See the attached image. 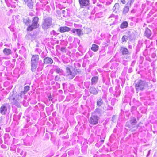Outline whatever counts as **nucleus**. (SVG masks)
Returning a JSON list of instances; mask_svg holds the SVG:
<instances>
[{"instance_id":"a211bd4d","label":"nucleus","mask_w":157,"mask_h":157,"mask_svg":"<svg viewBox=\"0 0 157 157\" xmlns=\"http://www.w3.org/2000/svg\"><path fill=\"white\" fill-rule=\"evenodd\" d=\"M90 92L91 93L94 94H97L98 93V92L96 89L94 87L90 88L89 89Z\"/></svg>"},{"instance_id":"39448f33","label":"nucleus","mask_w":157,"mask_h":157,"mask_svg":"<svg viewBox=\"0 0 157 157\" xmlns=\"http://www.w3.org/2000/svg\"><path fill=\"white\" fill-rule=\"evenodd\" d=\"M76 75V73L75 71H71L69 67H66L65 75L67 77L70 79H72L75 77Z\"/></svg>"},{"instance_id":"4be33fe9","label":"nucleus","mask_w":157,"mask_h":157,"mask_svg":"<svg viewBox=\"0 0 157 157\" xmlns=\"http://www.w3.org/2000/svg\"><path fill=\"white\" fill-rule=\"evenodd\" d=\"M128 23L126 21H124L121 23L120 27L122 29L125 28L128 26Z\"/></svg>"},{"instance_id":"c85d7f7f","label":"nucleus","mask_w":157,"mask_h":157,"mask_svg":"<svg viewBox=\"0 0 157 157\" xmlns=\"http://www.w3.org/2000/svg\"><path fill=\"white\" fill-rule=\"evenodd\" d=\"M128 39L127 36L125 35L123 36L122 37L121 41V42H123L124 41H126Z\"/></svg>"},{"instance_id":"6e6552de","label":"nucleus","mask_w":157,"mask_h":157,"mask_svg":"<svg viewBox=\"0 0 157 157\" xmlns=\"http://www.w3.org/2000/svg\"><path fill=\"white\" fill-rule=\"evenodd\" d=\"M79 2L81 8L87 6L89 4V0H79Z\"/></svg>"},{"instance_id":"c03bdc74","label":"nucleus","mask_w":157,"mask_h":157,"mask_svg":"<svg viewBox=\"0 0 157 157\" xmlns=\"http://www.w3.org/2000/svg\"><path fill=\"white\" fill-rule=\"evenodd\" d=\"M48 98H49V99L50 100V98H51L52 97H51V96H50L48 97Z\"/></svg>"},{"instance_id":"ddd939ff","label":"nucleus","mask_w":157,"mask_h":157,"mask_svg":"<svg viewBox=\"0 0 157 157\" xmlns=\"http://www.w3.org/2000/svg\"><path fill=\"white\" fill-rule=\"evenodd\" d=\"M120 5L119 3H116L113 7V10L114 11L117 13L120 10Z\"/></svg>"},{"instance_id":"ea45409f","label":"nucleus","mask_w":157,"mask_h":157,"mask_svg":"<svg viewBox=\"0 0 157 157\" xmlns=\"http://www.w3.org/2000/svg\"><path fill=\"white\" fill-rule=\"evenodd\" d=\"M132 69L131 68H130L128 70V72L129 73L131 72L132 71Z\"/></svg>"},{"instance_id":"a18cd8bd","label":"nucleus","mask_w":157,"mask_h":157,"mask_svg":"<svg viewBox=\"0 0 157 157\" xmlns=\"http://www.w3.org/2000/svg\"><path fill=\"white\" fill-rule=\"evenodd\" d=\"M102 14V13L101 12L100 13H98L97 14L98 15V14Z\"/></svg>"},{"instance_id":"49530a36","label":"nucleus","mask_w":157,"mask_h":157,"mask_svg":"<svg viewBox=\"0 0 157 157\" xmlns=\"http://www.w3.org/2000/svg\"><path fill=\"white\" fill-rule=\"evenodd\" d=\"M113 120H114V117H113L112 118V121H113Z\"/></svg>"},{"instance_id":"7c9ffc66","label":"nucleus","mask_w":157,"mask_h":157,"mask_svg":"<svg viewBox=\"0 0 157 157\" xmlns=\"http://www.w3.org/2000/svg\"><path fill=\"white\" fill-rule=\"evenodd\" d=\"M30 87L29 86H26L24 88V90L26 93L29 89Z\"/></svg>"},{"instance_id":"c9c22d12","label":"nucleus","mask_w":157,"mask_h":157,"mask_svg":"<svg viewBox=\"0 0 157 157\" xmlns=\"http://www.w3.org/2000/svg\"><path fill=\"white\" fill-rule=\"evenodd\" d=\"M59 78H60L59 76H56L55 77V81H57L59 79Z\"/></svg>"},{"instance_id":"aec40b11","label":"nucleus","mask_w":157,"mask_h":157,"mask_svg":"<svg viewBox=\"0 0 157 157\" xmlns=\"http://www.w3.org/2000/svg\"><path fill=\"white\" fill-rule=\"evenodd\" d=\"M23 21L26 25L29 26H30L31 20H30L29 18L27 17L25 19H24Z\"/></svg>"},{"instance_id":"58836bf2","label":"nucleus","mask_w":157,"mask_h":157,"mask_svg":"<svg viewBox=\"0 0 157 157\" xmlns=\"http://www.w3.org/2000/svg\"><path fill=\"white\" fill-rule=\"evenodd\" d=\"M121 1L122 2V3L123 4H124L125 3V0H121Z\"/></svg>"},{"instance_id":"cd10ccee","label":"nucleus","mask_w":157,"mask_h":157,"mask_svg":"<svg viewBox=\"0 0 157 157\" xmlns=\"http://www.w3.org/2000/svg\"><path fill=\"white\" fill-rule=\"evenodd\" d=\"M129 10V8L128 6H126L124 8L123 11V13L124 14H126L128 12Z\"/></svg>"},{"instance_id":"20e7f679","label":"nucleus","mask_w":157,"mask_h":157,"mask_svg":"<svg viewBox=\"0 0 157 157\" xmlns=\"http://www.w3.org/2000/svg\"><path fill=\"white\" fill-rule=\"evenodd\" d=\"M99 119V117L96 114L93 113L89 120V122L92 125H95L98 124V121Z\"/></svg>"},{"instance_id":"2eb2a0df","label":"nucleus","mask_w":157,"mask_h":157,"mask_svg":"<svg viewBox=\"0 0 157 157\" xmlns=\"http://www.w3.org/2000/svg\"><path fill=\"white\" fill-rule=\"evenodd\" d=\"M17 152L18 155H19V154L21 156H22V157H25L26 156V153L21 149H17Z\"/></svg>"},{"instance_id":"2f4dec72","label":"nucleus","mask_w":157,"mask_h":157,"mask_svg":"<svg viewBox=\"0 0 157 157\" xmlns=\"http://www.w3.org/2000/svg\"><path fill=\"white\" fill-rule=\"evenodd\" d=\"M126 126L128 127H130L132 126V125L131 124L130 121L127 122L126 124Z\"/></svg>"},{"instance_id":"f03ea898","label":"nucleus","mask_w":157,"mask_h":157,"mask_svg":"<svg viewBox=\"0 0 157 157\" xmlns=\"http://www.w3.org/2000/svg\"><path fill=\"white\" fill-rule=\"evenodd\" d=\"M52 19L50 17H47L43 19L42 24V27L44 30H46L50 28L52 25Z\"/></svg>"},{"instance_id":"37998d69","label":"nucleus","mask_w":157,"mask_h":157,"mask_svg":"<svg viewBox=\"0 0 157 157\" xmlns=\"http://www.w3.org/2000/svg\"><path fill=\"white\" fill-rule=\"evenodd\" d=\"M113 108L112 107H110V108L108 109L109 110H112L113 109Z\"/></svg>"},{"instance_id":"72a5a7b5","label":"nucleus","mask_w":157,"mask_h":157,"mask_svg":"<svg viewBox=\"0 0 157 157\" xmlns=\"http://www.w3.org/2000/svg\"><path fill=\"white\" fill-rule=\"evenodd\" d=\"M60 50L62 52H65L66 50V48L64 47H62L60 49Z\"/></svg>"},{"instance_id":"dca6fc26","label":"nucleus","mask_w":157,"mask_h":157,"mask_svg":"<svg viewBox=\"0 0 157 157\" xmlns=\"http://www.w3.org/2000/svg\"><path fill=\"white\" fill-rule=\"evenodd\" d=\"M37 64L38 63H31V70L32 71L35 72L36 71V68L37 67Z\"/></svg>"},{"instance_id":"0eeeda50","label":"nucleus","mask_w":157,"mask_h":157,"mask_svg":"<svg viewBox=\"0 0 157 157\" xmlns=\"http://www.w3.org/2000/svg\"><path fill=\"white\" fill-rule=\"evenodd\" d=\"M71 31L74 33H76V34L79 37L83 35V32L81 29H74Z\"/></svg>"},{"instance_id":"a19ab883","label":"nucleus","mask_w":157,"mask_h":157,"mask_svg":"<svg viewBox=\"0 0 157 157\" xmlns=\"http://www.w3.org/2000/svg\"><path fill=\"white\" fill-rule=\"evenodd\" d=\"M136 109V108L135 107H132V110H135V109Z\"/></svg>"},{"instance_id":"b1692460","label":"nucleus","mask_w":157,"mask_h":157,"mask_svg":"<svg viewBox=\"0 0 157 157\" xmlns=\"http://www.w3.org/2000/svg\"><path fill=\"white\" fill-rule=\"evenodd\" d=\"M98 49V46L96 44H92V47L91 48V49L93 51L95 52L97 51Z\"/></svg>"},{"instance_id":"f3484780","label":"nucleus","mask_w":157,"mask_h":157,"mask_svg":"<svg viewBox=\"0 0 157 157\" xmlns=\"http://www.w3.org/2000/svg\"><path fill=\"white\" fill-rule=\"evenodd\" d=\"M120 50L123 55H126L128 54V49L125 48L121 47Z\"/></svg>"},{"instance_id":"c756f323","label":"nucleus","mask_w":157,"mask_h":157,"mask_svg":"<svg viewBox=\"0 0 157 157\" xmlns=\"http://www.w3.org/2000/svg\"><path fill=\"white\" fill-rule=\"evenodd\" d=\"M130 59L129 56H128L127 55H125L123 58V59L124 61H128Z\"/></svg>"},{"instance_id":"9d476101","label":"nucleus","mask_w":157,"mask_h":157,"mask_svg":"<svg viewBox=\"0 0 157 157\" xmlns=\"http://www.w3.org/2000/svg\"><path fill=\"white\" fill-rule=\"evenodd\" d=\"M39 56L37 55H33L31 58V63H38Z\"/></svg>"},{"instance_id":"4c0bfd02","label":"nucleus","mask_w":157,"mask_h":157,"mask_svg":"<svg viewBox=\"0 0 157 157\" xmlns=\"http://www.w3.org/2000/svg\"><path fill=\"white\" fill-rule=\"evenodd\" d=\"M114 16V15H111V16H110L109 17V18H108V19H109V20H110V18H111L113 17V18H114V17H113Z\"/></svg>"},{"instance_id":"6ab92c4d","label":"nucleus","mask_w":157,"mask_h":157,"mask_svg":"<svg viewBox=\"0 0 157 157\" xmlns=\"http://www.w3.org/2000/svg\"><path fill=\"white\" fill-rule=\"evenodd\" d=\"M145 34L147 37H149L151 35V32L148 28H147L146 29Z\"/></svg>"},{"instance_id":"423d86ee","label":"nucleus","mask_w":157,"mask_h":157,"mask_svg":"<svg viewBox=\"0 0 157 157\" xmlns=\"http://www.w3.org/2000/svg\"><path fill=\"white\" fill-rule=\"evenodd\" d=\"M10 107L7 104L2 105L0 108V113L2 115H4L8 112V109Z\"/></svg>"},{"instance_id":"de8ad7c7","label":"nucleus","mask_w":157,"mask_h":157,"mask_svg":"<svg viewBox=\"0 0 157 157\" xmlns=\"http://www.w3.org/2000/svg\"><path fill=\"white\" fill-rule=\"evenodd\" d=\"M101 141L102 143H103V142H104V140H101Z\"/></svg>"},{"instance_id":"f257e3e1","label":"nucleus","mask_w":157,"mask_h":157,"mask_svg":"<svg viewBox=\"0 0 157 157\" xmlns=\"http://www.w3.org/2000/svg\"><path fill=\"white\" fill-rule=\"evenodd\" d=\"M20 96L17 93L13 92L11 93L9 98V99L11 103L14 105L18 107H20V103L21 102Z\"/></svg>"},{"instance_id":"f8f14e48","label":"nucleus","mask_w":157,"mask_h":157,"mask_svg":"<svg viewBox=\"0 0 157 157\" xmlns=\"http://www.w3.org/2000/svg\"><path fill=\"white\" fill-rule=\"evenodd\" d=\"M70 30V28L67 26L61 27L59 29V31L61 33L68 32Z\"/></svg>"},{"instance_id":"f704fd0d","label":"nucleus","mask_w":157,"mask_h":157,"mask_svg":"<svg viewBox=\"0 0 157 157\" xmlns=\"http://www.w3.org/2000/svg\"><path fill=\"white\" fill-rule=\"evenodd\" d=\"M134 1V0H130V2L129 3V2H128V3L127 4V5H129L130 6H131V4L132 3H133Z\"/></svg>"},{"instance_id":"bb28decb","label":"nucleus","mask_w":157,"mask_h":157,"mask_svg":"<svg viewBox=\"0 0 157 157\" xmlns=\"http://www.w3.org/2000/svg\"><path fill=\"white\" fill-rule=\"evenodd\" d=\"M55 71L58 74H62L63 73V71L60 68L57 67L55 69Z\"/></svg>"},{"instance_id":"393cba45","label":"nucleus","mask_w":157,"mask_h":157,"mask_svg":"<svg viewBox=\"0 0 157 157\" xmlns=\"http://www.w3.org/2000/svg\"><path fill=\"white\" fill-rule=\"evenodd\" d=\"M103 103V101L101 98L98 99L97 101V105L98 106H101Z\"/></svg>"},{"instance_id":"79ce46f5","label":"nucleus","mask_w":157,"mask_h":157,"mask_svg":"<svg viewBox=\"0 0 157 157\" xmlns=\"http://www.w3.org/2000/svg\"><path fill=\"white\" fill-rule=\"evenodd\" d=\"M135 87H136V90H137V84H136L135 85Z\"/></svg>"},{"instance_id":"412c9836","label":"nucleus","mask_w":157,"mask_h":157,"mask_svg":"<svg viewBox=\"0 0 157 157\" xmlns=\"http://www.w3.org/2000/svg\"><path fill=\"white\" fill-rule=\"evenodd\" d=\"M98 79L97 76L93 77L91 79V84L92 85L95 84L97 83Z\"/></svg>"},{"instance_id":"5701e85b","label":"nucleus","mask_w":157,"mask_h":157,"mask_svg":"<svg viewBox=\"0 0 157 157\" xmlns=\"http://www.w3.org/2000/svg\"><path fill=\"white\" fill-rule=\"evenodd\" d=\"M130 121L131 124L132 125V126L136 124L137 122L136 119L133 117H131Z\"/></svg>"},{"instance_id":"7ed1b4c3","label":"nucleus","mask_w":157,"mask_h":157,"mask_svg":"<svg viewBox=\"0 0 157 157\" xmlns=\"http://www.w3.org/2000/svg\"><path fill=\"white\" fill-rule=\"evenodd\" d=\"M39 18L37 17H35L33 18L32 23H30V26L27 28L28 31H32L33 29L37 28L39 26L38 24Z\"/></svg>"},{"instance_id":"9b49d317","label":"nucleus","mask_w":157,"mask_h":157,"mask_svg":"<svg viewBox=\"0 0 157 157\" xmlns=\"http://www.w3.org/2000/svg\"><path fill=\"white\" fill-rule=\"evenodd\" d=\"M43 61L46 64H52L53 63L52 59L49 57H46L44 59Z\"/></svg>"},{"instance_id":"a878e982","label":"nucleus","mask_w":157,"mask_h":157,"mask_svg":"<svg viewBox=\"0 0 157 157\" xmlns=\"http://www.w3.org/2000/svg\"><path fill=\"white\" fill-rule=\"evenodd\" d=\"M27 3H28L27 6L30 9H32L33 7V3L32 0H30V1L29 0Z\"/></svg>"},{"instance_id":"e433bc0d","label":"nucleus","mask_w":157,"mask_h":157,"mask_svg":"<svg viewBox=\"0 0 157 157\" xmlns=\"http://www.w3.org/2000/svg\"><path fill=\"white\" fill-rule=\"evenodd\" d=\"M51 33L52 34H53L54 35H56V33L54 30H53L52 32H51Z\"/></svg>"},{"instance_id":"473e14b6","label":"nucleus","mask_w":157,"mask_h":157,"mask_svg":"<svg viewBox=\"0 0 157 157\" xmlns=\"http://www.w3.org/2000/svg\"><path fill=\"white\" fill-rule=\"evenodd\" d=\"M26 93V92L24 90L21 91L20 93V98H22V95L25 94Z\"/></svg>"},{"instance_id":"1a4fd4ad","label":"nucleus","mask_w":157,"mask_h":157,"mask_svg":"<svg viewBox=\"0 0 157 157\" xmlns=\"http://www.w3.org/2000/svg\"><path fill=\"white\" fill-rule=\"evenodd\" d=\"M146 83L145 82L140 80L138 83V90H142L146 86Z\"/></svg>"},{"instance_id":"4468645a","label":"nucleus","mask_w":157,"mask_h":157,"mask_svg":"<svg viewBox=\"0 0 157 157\" xmlns=\"http://www.w3.org/2000/svg\"><path fill=\"white\" fill-rule=\"evenodd\" d=\"M4 54L6 55H9L12 53L11 50L9 49L5 48L3 50Z\"/></svg>"}]
</instances>
